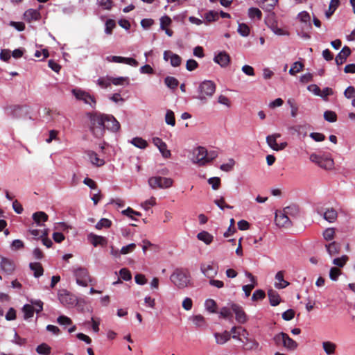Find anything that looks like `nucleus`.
I'll return each instance as SVG.
<instances>
[{"label":"nucleus","mask_w":355,"mask_h":355,"mask_svg":"<svg viewBox=\"0 0 355 355\" xmlns=\"http://www.w3.org/2000/svg\"><path fill=\"white\" fill-rule=\"evenodd\" d=\"M324 119L330 123H334L337 121V114L335 112L327 110L324 112Z\"/></svg>","instance_id":"nucleus-44"},{"label":"nucleus","mask_w":355,"mask_h":355,"mask_svg":"<svg viewBox=\"0 0 355 355\" xmlns=\"http://www.w3.org/2000/svg\"><path fill=\"white\" fill-rule=\"evenodd\" d=\"M327 251L330 256H334L338 254L340 251V246L335 241H333L325 245Z\"/></svg>","instance_id":"nucleus-36"},{"label":"nucleus","mask_w":355,"mask_h":355,"mask_svg":"<svg viewBox=\"0 0 355 355\" xmlns=\"http://www.w3.org/2000/svg\"><path fill=\"white\" fill-rule=\"evenodd\" d=\"M201 272L207 278H214L218 272L216 267L214 266L212 263H202L200 266Z\"/></svg>","instance_id":"nucleus-12"},{"label":"nucleus","mask_w":355,"mask_h":355,"mask_svg":"<svg viewBox=\"0 0 355 355\" xmlns=\"http://www.w3.org/2000/svg\"><path fill=\"white\" fill-rule=\"evenodd\" d=\"M232 309L233 313L235 314V319L237 322L244 324L248 321V316L241 305L232 303Z\"/></svg>","instance_id":"nucleus-10"},{"label":"nucleus","mask_w":355,"mask_h":355,"mask_svg":"<svg viewBox=\"0 0 355 355\" xmlns=\"http://www.w3.org/2000/svg\"><path fill=\"white\" fill-rule=\"evenodd\" d=\"M335 231L334 228H327L323 232L324 239L327 241H331L334 239Z\"/></svg>","instance_id":"nucleus-60"},{"label":"nucleus","mask_w":355,"mask_h":355,"mask_svg":"<svg viewBox=\"0 0 355 355\" xmlns=\"http://www.w3.org/2000/svg\"><path fill=\"white\" fill-rule=\"evenodd\" d=\"M268 26L275 35H284L287 34L283 29L277 26L275 21L272 22L271 24Z\"/></svg>","instance_id":"nucleus-51"},{"label":"nucleus","mask_w":355,"mask_h":355,"mask_svg":"<svg viewBox=\"0 0 355 355\" xmlns=\"http://www.w3.org/2000/svg\"><path fill=\"white\" fill-rule=\"evenodd\" d=\"M89 128L93 135L96 138L103 137L105 129L113 132L120 130L121 125L116 118L110 114H102L98 112H88Z\"/></svg>","instance_id":"nucleus-1"},{"label":"nucleus","mask_w":355,"mask_h":355,"mask_svg":"<svg viewBox=\"0 0 355 355\" xmlns=\"http://www.w3.org/2000/svg\"><path fill=\"white\" fill-rule=\"evenodd\" d=\"M30 302L34 306L35 311L37 313L43 310V302L40 300H31Z\"/></svg>","instance_id":"nucleus-53"},{"label":"nucleus","mask_w":355,"mask_h":355,"mask_svg":"<svg viewBox=\"0 0 355 355\" xmlns=\"http://www.w3.org/2000/svg\"><path fill=\"white\" fill-rule=\"evenodd\" d=\"M48 218V215L44 211H37L33 214V219L37 226H43L42 222L47 221Z\"/></svg>","instance_id":"nucleus-23"},{"label":"nucleus","mask_w":355,"mask_h":355,"mask_svg":"<svg viewBox=\"0 0 355 355\" xmlns=\"http://www.w3.org/2000/svg\"><path fill=\"white\" fill-rule=\"evenodd\" d=\"M198 240L204 242L206 245H209L214 239V236L207 231H202L197 234Z\"/></svg>","instance_id":"nucleus-29"},{"label":"nucleus","mask_w":355,"mask_h":355,"mask_svg":"<svg viewBox=\"0 0 355 355\" xmlns=\"http://www.w3.org/2000/svg\"><path fill=\"white\" fill-rule=\"evenodd\" d=\"M131 144L141 149L145 148L148 145L147 141L141 137L133 138Z\"/></svg>","instance_id":"nucleus-42"},{"label":"nucleus","mask_w":355,"mask_h":355,"mask_svg":"<svg viewBox=\"0 0 355 355\" xmlns=\"http://www.w3.org/2000/svg\"><path fill=\"white\" fill-rule=\"evenodd\" d=\"M165 121L168 125L174 126L175 125V119L174 112L172 110H168L165 115Z\"/></svg>","instance_id":"nucleus-46"},{"label":"nucleus","mask_w":355,"mask_h":355,"mask_svg":"<svg viewBox=\"0 0 355 355\" xmlns=\"http://www.w3.org/2000/svg\"><path fill=\"white\" fill-rule=\"evenodd\" d=\"M322 347L327 355H333L335 353L336 345L331 341H324L322 343Z\"/></svg>","instance_id":"nucleus-34"},{"label":"nucleus","mask_w":355,"mask_h":355,"mask_svg":"<svg viewBox=\"0 0 355 355\" xmlns=\"http://www.w3.org/2000/svg\"><path fill=\"white\" fill-rule=\"evenodd\" d=\"M340 4V0H331L328 10L325 12L327 18H329L337 9Z\"/></svg>","instance_id":"nucleus-39"},{"label":"nucleus","mask_w":355,"mask_h":355,"mask_svg":"<svg viewBox=\"0 0 355 355\" xmlns=\"http://www.w3.org/2000/svg\"><path fill=\"white\" fill-rule=\"evenodd\" d=\"M269 302L271 306H275L280 302V297L278 293L272 289L268 291Z\"/></svg>","instance_id":"nucleus-26"},{"label":"nucleus","mask_w":355,"mask_h":355,"mask_svg":"<svg viewBox=\"0 0 355 355\" xmlns=\"http://www.w3.org/2000/svg\"><path fill=\"white\" fill-rule=\"evenodd\" d=\"M198 64L195 60L189 59L187 62L186 69L189 71H192L195 70L198 67Z\"/></svg>","instance_id":"nucleus-61"},{"label":"nucleus","mask_w":355,"mask_h":355,"mask_svg":"<svg viewBox=\"0 0 355 355\" xmlns=\"http://www.w3.org/2000/svg\"><path fill=\"white\" fill-rule=\"evenodd\" d=\"M337 216V211L333 208L327 209L323 213V218L329 223H334L336 220Z\"/></svg>","instance_id":"nucleus-28"},{"label":"nucleus","mask_w":355,"mask_h":355,"mask_svg":"<svg viewBox=\"0 0 355 355\" xmlns=\"http://www.w3.org/2000/svg\"><path fill=\"white\" fill-rule=\"evenodd\" d=\"M259 6L266 12H272L278 0H257Z\"/></svg>","instance_id":"nucleus-20"},{"label":"nucleus","mask_w":355,"mask_h":355,"mask_svg":"<svg viewBox=\"0 0 355 355\" xmlns=\"http://www.w3.org/2000/svg\"><path fill=\"white\" fill-rule=\"evenodd\" d=\"M116 26V23L113 19H107L105 22V33L107 35H110L112 33L113 29Z\"/></svg>","instance_id":"nucleus-54"},{"label":"nucleus","mask_w":355,"mask_h":355,"mask_svg":"<svg viewBox=\"0 0 355 355\" xmlns=\"http://www.w3.org/2000/svg\"><path fill=\"white\" fill-rule=\"evenodd\" d=\"M284 211L289 218L297 217L299 214V207L295 205H291L285 207Z\"/></svg>","instance_id":"nucleus-35"},{"label":"nucleus","mask_w":355,"mask_h":355,"mask_svg":"<svg viewBox=\"0 0 355 355\" xmlns=\"http://www.w3.org/2000/svg\"><path fill=\"white\" fill-rule=\"evenodd\" d=\"M91 162L97 166H103L105 164L103 159H100L96 153L94 151H89L87 153Z\"/></svg>","instance_id":"nucleus-33"},{"label":"nucleus","mask_w":355,"mask_h":355,"mask_svg":"<svg viewBox=\"0 0 355 355\" xmlns=\"http://www.w3.org/2000/svg\"><path fill=\"white\" fill-rule=\"evenodd\" d=\"M41 18V14L38 10L35 9H28L24 14V19L28 21L31 22L32 21H37Z\"/></svg>","instance_id":"nucleus-17"},{"label":"nucleus","mask_w":355,"mask_h":355,"mask_svg":"<svg viewBox=\"0 0 355 355\" xmlns=\"http://www.w3.org/2000/svg\"><path fill=\"white\" fill-rule=\"evenodd\" d=\"M237 32L242 37H248L250 33V28L245 23H239Z\"/></svg>","instance_id":"nucleus-38"},{"label":"nucleus","mask_w":355,"mask_h":355,"mask_svg":"<svg viewBox=\"0 0 355 355\" xmlns=\"http://www.w3.org/2000/svg\"><path fill=\"white\" fill-rule=\"evenodd\" d=\"M171 282L179 289L187 287L191 282V275L187 270L178 268L170 277Z\"/></svg>","instance_id":"nucleus-3"},{"label":"nucleus","mask_w":355,"mask_h":355,"mask_svg":"<svg viewBox=\"0 0 355 355\" xmlns=\"http://www.w3.org/2000/svg\"><path fill=\"white\" fill-rule=\"evenodd\" d=\"M164 83L168 87L173 89L177 88L179 83L178 79L172 76L166 77L164 79Z\"/></svg>","instance_id":"nucleus-40"},{"label":"nucleus","mask_w":355,"mask_h":355,"mask_svg":"<svg viewBox=\"0 0 355 355\" xmlns=\"http://www.w3.org/2000/svg\"><path fill=\"white\" fill-rule=\"evenodd\" d=\"M110 84L112 83L114 85H123L125 83H128V78L124 77L113 78L109 77Z\"/></svg>","instance_id":"nucleus-47"},{"label":"nucleus","mask_w":355,"mask_h":355,"mask_svg":"<svg viewBox=\"0 0 355 355\" xmlns=\"http://www.w3.org/2000/svg\"><path fill=\"white\" fill-rule=\"evenodd\" d=\"M107 60L109 62H116V63H124V64L132 66V67H137L139 64L138 62L132 58H125V57H121V56L113 55V56L107 57Z\"/></svg>","instance_id":"nucleus-11"},{"label":"nucleus","mask_w":355,"mask_h":355,"mask_svg":"<svg viewBox=\"0 0 355 355\" xmlns=\"http://www.w3.org/2000/svg\"><path fill=\"white\" fill-rule=\"evenodd\" d=\"M172 184L173 180L171 178L157 176V187L166 189L170 187Z\"/></svg>","instance_id":"nucleus-27"},{"label":"nucleus","mask_w":355,"mask_h":355,"mask_svg":"<svg viewBox=\"0 0 355 355\" xmlns=\"http://www.w3.org/2000/svg\"><path fill=\"white\" fill-rule=\"evenodd\" d=\"M208 183L211 185L214 190H217L220 185V179L218 177H213L208 179Z\"/></svg>","instance_id":"nucleus-55"},{"label":"nucleus","mask_w":355,"mask_h":355,"mask_svg":"<svg viewBox=\"0 0 355 355\" xmlns=\"http://www.w3.org/2000/svg\"><path fill=\"white\" fill-rule=\"evenodd\" d=\"M76 283L82 286L86 287L92 282L91 277L87 268L79 267L73 270Z\"/></svg>","instance_id":"nucleus-6"},{"label":"nucleus","mask_w":355,"mask_h":355,"mask_svg":"<svg viewBox=\"0 0 355 355\" xmlns=\"http://www.w3.org/2000/svg\"><path fill=\"white\" fill-rule=\"evenodd\" d=\"M304 64L300 62H295L291 66L289 73L291 75H295V73L301 71L303 69Z\"/></svg>","instance_id":"nucleus-45"},{"label":"nucleus","mask_w":355,"mask_h":355,"mask_svg":"<svg viewBox=\"0 0 355 355\" xmlns=\"http://www.w3.org/2000/svg\"><path fill=\"white\" fill-rule=\"evenodd\" d=\"M22 311L24 313V319L27 320L33 317L35 309L32 304H26L24 305Z\"/></svg>","instance_id":"nucleus-37"},{"label":"nucleus","mask_w":355,"mask_h":355,"mask_svg":"<svg viewBox=\"0 0 355 355\" xmlns=\"http://www.w3.org/2000/svg\"><path fill=\"white\" fill-rule=\"evenodd\" d=\"M275 287L278 289H282L289 285V283L284 279V271H278L275 275Z\"/></svg>","instance_id":"nucleus-22"},{"label":"nucleus","mask_w":355,"mask_h":355,"mask_svg":"<svg viewBox=\"0 0 355 355\" xmlns=\"http://www.w3.org/2000/svg\"><path fill=\"white\" fill-rule=\"evenodd\" d=\"M215 91L216 84L211 80H205L199 85L197 89L198 95L195 98L205 103L208 98L214 95Z\"/></svg>","instance_id":"nucleus-4"},{"label":"nucleus","mask_w":355,"mask_h":355,"mask_svg":"<svg viewBox=\"0 0 355 355\" xmlns=\"http://www.w3.org/2000/svg\"><path fill=\"white\" fill-rule=\"evenodd\" d=\"M51 347L46 343H42L36 348V352L38 354L43 355H49L51 354Z\"/></svg>","instance_id":"nucleus-43"},{"label":"nucleus","mask_w":355,"mask_h":355,"mask_svg":"<svg viewBox=\"0 0 355 355\" xmlns=\"http://www.w3.org/2000/svg\"><path fill=\"white\" fill-rule=\"evenodd\" d=\"M88 240L94 246L105 245L107 243L106 239L102 236H98L91 233L88 235Z\"/></svg>","instance_id":"nucleus-19"},{"label":"nucleus","mask_w":355,"mask_h":355,"mask_svg":"<svg viewBox=\"0 0 355 355\" xmlns=\"http://www.w3.org/2000/svg\"><path fill=\"white\" fill-rule=\"evenodd\" d=\"M159 21H160V28H159L161 30L165 31V33L168 36L171 37L173 34V31L172 30H171L170 28H168V27L171 26V24L172 23L171 19L168 16L164 15L159 19Z\"/></svg>","instance_id":"nucleus-14"},{"label":"nucleus","mask_w":355,"mask_h":355,"mask_svg":"<svg viewBox=\"0 0 355 355\" xmlns=\"http://www.w3.org/2000/svg\"><path fill=\"white\" fill-rule=\"evenodd\" d=\"M273 340L277 346H283L288 350H295L298 345L287 334L280 332L273 337Z\"/></svg>","instance_id":"nucleus-5"},{"label":"nucleus","mask_w":355,"mask_h":355,"mask_svg":"<svg viewBox=\"0 0 355 355\" xmlns=\"http://www.w3.org/2000/svg\"><path fill=\"white\" fill-rule=\"evenodd\" d=\"M275 222L277 226L282 227H288L292 225L291 220L284 210L276 212Z\"/></svg>","instance_id":"nucleus-9"},{"label":"nucleus","mask_w":355,"mask_h":355,"mask_svg":"<svg viewBox=\"0 0 355 355\" xmlns=\"http://www.w3.org/2000/svg\"><path fill=\"white\" fill-rule=\"evenodd\" d=\"M112 225L111 220L107 218H101L96 225V228L101 230L103 227H110Z\"/></svg>","instance_id":"nucleus-52"},{"label":"nucleus","mask_w":355,"mask_h":355,"mask_svg":"<svg viewBox=\"0 0 355 355\" xmlns=\"http://www.w3.org/2000/svg\"><path fill=\"white\" fill-rule=\"evenodd\" d=\"M29 232L35 237L42 238L43 236H46L48 235V230L47 229H44L43 230H40L32 228L29 230Z\"/></svg>","instance_id":"nucleus-50"},{"label":"nucleus","mask_w":355,"mask_h":355,"mask_svg":"<svg viewBox=\"0 0 355 355\" xmlns=\"http://www.w3.org/2000/svg\"><path fill=\"white\" fill-rule=\"evenodd\" d=\"M265 297V293L261 289L256 290L252 296V300L253 301H257L259 300H262Z\"/></svg>","instance_id":"nucleus-62"},{"label":"nucleus","mask_w":355,"mask_h":355,"mask_svg":"<svg viewBox=\"0 0 355 355\" xmlns=\"http://www.w3.org/2000/svg\"><path fill=\"white\" fill-rule=\"evenodd\" d=\"M59 300L65 306H73L76 304V299L69 293L60 294Z\"/></svg>","instance_id":"nucleus-21"},{"label":"nucleus","mask_w":355,"mask_h":355,"mask_svg":"<svg viewBox=\"0 0 355 355\" xmlns=\"http://www.w3.org/2000/svg\"><path fill=\"white\" fill-rule=\"evenodd\" d=\"M119 275L121 278L125 281L130 280L132 278V275L130 270L126 268L121 269L119 271Z\"/></svg>","instance_id":"nucleus-59"},{"label":"nucleus","mask_w":355,"mask_h":355,"mask_svg":"<svg viewBox=\"0 0 355 355\" xmlns=\"http://www.w3.org/2000/svg\"><path fill=\"white\" fill-rule=\"evenodd\" d=\"M334 162L333 159L328 156H322L318 166L326 170H330L333 168Z\"/></svg>","instance_id":"nucleus-25"},{"label":"nucleus","mask_w":355,"mask_h":355,"mask_svg":"<svg viewBox=\"0 0 355 355\" xmlns=\"http://www.w3.org/2000/svg\"><path fill=\"white\" fill-rule=\"evenodd\" d=\"M29 267L34 272L35 277H40L44 273L42 266L39 262L31 263Z\"/></svg>","instance_id":"nucleus-30"},{"label":"nucleus","mask_w":355,"mask_h":355,"mask_svg":"<svg viewBox=\"0 0 355 355\" xmlns=\"http://www.w3.org/2000/svg\"><path fill=\"white\" fill-rule=\"evenodd\" d=\"M232 303L230 302L227 306H223L220 309L219 311L220 316L225 319H229L230 320H232Z\"/></svg>","instance_id":"nucleus-24"},{"label":"nucleus","mask_w":355,"mask_h":355,"mask_svg":"<svg viewBox=\"0 0 355 355\" xmlns=\"http://www.w3.org/2000/svg\"><path fill=\"white\" fill-rule=\"evenodd\" d=\"M350 54V49L348 46H345L336 57L335 61L336 64L339 66L343 64Z\"/></svg>","instance_id":"nucleus-16"},{"label":"nucleus","mask_w":355,"mask_h":355,"mask_svg":"<svg viewBox=\"0 0 355 355\" xmlns=\"http://www.w3.org/2000/svg\"><path fill=\"white\" fill-rule=\"evenodd\" d=\"M73 94L75 97L80 101H83L85 103L89 105L92 107H94L96 104L94 96L90 95L89 93L77 89L72 90Z\"/></svg>","instance_id":"nucleus-8"},{"label":"nucleus","mask_w":355,"mask_h":355,"mask_svg":"<svg viewBox=\"0 0 355 355\" xmlns=\"http://www.w3.org/2000/svg\"><path fill=\"white\" fill-rule=\"evenodd\" d=\"M341 274L340 269L336 267H332L329 271V278L332 281H336Z\"/></svg>","instance_id":"nucleus-57"},{"label":"nucleus","mask_w":355,"mask_h":355,"mask_svg":"<svg viewBox=\"0 0 355 355\" xmlns=\"http://www.w3.org/2000/svg\"><path fill=\"white\" fill-rule=\"evenodd\" d=\"M157 148L164 158L168 159L171 156V150L168 149L166 143L158 137H157Z\"/></svg>","instance_id":"nucleus-18"},{"label":"nucleus","mask_w":355,"mask_h":355,"mask_svg":"<svg viewBox=\"0 0 355 355\" xmlns=\"http://www.w3.org/2000/svg\"><path fill=\"white\" fill-rule=\"evenodd\" d=\"M344 96L347 98L355 97V88L353 86H349L344 92Z\"/></svg>","instance_id":"nucleus-64"},{"label":"nucleus","mask_w":355,"mask_h":355,"mask_svg":"<svg viewBox=\"0 0 355 355\" xmlns=\"http://www.w3.org/2000/svg\"><path fill=\"white\" fill-rule=\"evenodd\" d=\"M347 259H348V257L347 255H343L340 258H335L333 260V263L338 267L342 268L345 265Z\"/></svg>","instance_id":"nucleus-56"},{"label":"nucleus","mask_w":355,"mask_h":355,"mask_svg":"<svg viewBox=\"0 0 355 355\" xmlns=\"http://www.w3.org/2000/svg\"><path fill=\"white\" fill-rule=\"evenodd\" d=\"M214 61L220 67H226L230 62V57L225 51H221L214 56Z\"/></svg>","instance_id":"nucleus-13"},{"label":"nucleus","mask_w":355,"mask_h":355,"mask_svg":"<svg viewBox=\"0 0 355 355\" xmlns=\"http://www.w3.org/2000/svg\"><path fill=\"white\" fill-rule=\"evenodd\" d=\"M0 268L5 272L10 274L15 270V264L11 260L0 256Z\"/></svg>","instance_id":"nucleus-15"},{"label":"nucleus","mask_w":355,"mask_h":355,"mask_svg":"<svg viewBox=\"0 0 355 355\" xmlns=\"http://www.w3.org/2000/svg\"><path fill=\"white\" fill-rule=\"evenodd\" d=\"M280 137V134L276 133L271 135H268L266 137V143L268 145L274 150H277V139Z\"/></svg>","instance_id":"nucleus-31"},{"label":"nucleus","mask_w":355,"mask_h":355,"mask_svg":"<svg viewBox=\"0 0 355 355\" xmlns=\"http://www.w3.org/2000/svg\"><path fill=\"white\" fill-rule=\"evenodd\" d=\"M248 332L247 330L242 327L237 328L236 327H232L230 332L225 331L223 333H214V336L216 339V342L218 345H223L227 343L231 337L233 339L243 342L240 336H243L245 340L244 348L247 350H254L259 347V343L252 338H248Z\"/></svg>","instance_id":"nucleus-2"},{"label":"nucleus","mask_w":355,"mask_h":355,"mask_svg":"<svg viewBox=\"0 0 355 355\" xmlns=\"http://www.w3.org/2000/svg\"><path fill=\"white\" fill-rule=\"evenodd\" d=\"M182 59L181 58L175 53H173L171 57L170 58V63L173 67H178L181 64Z\"/></svg>","instance_id":"nucleus-58"},{"label":"nucleus","mask_w":355,"mask_h":355,"mask_svg":"<svg viewBox=\"0 0 355 355\" xmlns=\"http://www.w3.org/2000/svg\"><path fill=\"white\" fill-rule=\"evenodd\" d=\"M248 17L252 20H260L262 17V12L259 8L255 7H251L248 10Z\"/></svg>","instance_id":"nucleus-32"},{"label":"nucleus","mask_w":355,"mask_h":355,"mask_svg":"<svg viewBox=\"0 0 355 355\" xmlns=\"http://www.w3.org/2000/svg\"><path fill=\"white\" fill-rule=\"evenodd\" d=\"M192 161L199 166H204L207 162V150L205 148L199 146L193 150Z\"/></svg>","instance_id":"nucleus-7"},{"label":"nucleus","mask_w":355,"mask_h":355,"mask_svg":"<svg viewBox=\"0 0 355 355\" xmlns=\"http://www.w3.org/2000/svg\"><path fill=\"white\" fill-rule=\"evenodd\" d=\"M204 18L208 22L217 21L219 18L218 12L215 10H209L205 14Z\"/></svg>","instance_id":"nucleus-41"},{"label":"nucleus","mask_w":355,"mask_h":355,"mask_svg":"<svg viewBox=\"0 0 355 355\" xmlns=\"http://www.w3.org/2000/svg\"><path fill=\"white\" fill-rule=\"evenodd\" d=\"M57 322L60 325H70L72 324V320L65 315L59 316L57 319Z\"/></svg>","instance_id":"nucleus-63"},{"label":"nucleus","mask_w":355,"mask_h":355,"mask_svg":"<svg viewBox=\"0 0 355 355\" xmlns=\"http://www.w3.org/2000/svg\"><path fill=\"white\" fill-rule=\"evenodd\" d=\"M234 164L235 161L234 159L230 158L229 159L228 162L221 164L220 168L223 171L229 172L233 169Z\"/></svg>","instance_id":"nucleus-49"},{"label":"nucleus","mask_w":355,"mask_h":355,"mask_svg":"<svg viewBox=\"0 0 355 355\" xmlns=\"http://www.w3.org/2000/svg\"><path fill=\"white\" fill-rule=\"evenodd\" d=\"M205 306L206 309L210 313H215L216 308V303L212 299H207L205 300Z\"/></svg>","instance_id":"nucleus-48"}]
</instances>
